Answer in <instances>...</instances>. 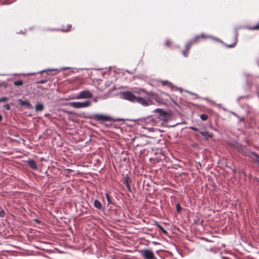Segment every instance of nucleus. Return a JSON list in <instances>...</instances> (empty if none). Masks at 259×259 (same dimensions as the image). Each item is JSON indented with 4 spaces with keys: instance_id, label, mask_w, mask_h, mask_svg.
I'll list each match as a JSON object with an SVG mask.
<instances>
[{
    "instance_id": "1",
    "label": "nucleus",
    "mask_w": 259,
    "mask_h": 259,
    "mask_svg": "<svg viewBox=\"0 0 259 259\" xmlns=\"http://www.w3.org/2000/svg\"><path fill=\"white\" fill-rule=\"evenodd\" d=\"M122 99L130 101L132 102H137L144 106H148L152 104V101L150 99H145L142 97H137L131 92L126 91L120 94Z\"/></svg>"
},
{
    "instance_id": "2",
    "label": "nucleus",
    "mask_w": 259,
    "mask_h": 259,
    "mask_svg": "<svg viewBox=\"0 0 259 259\" xmlns=\"http://www.w3.org/2000/svg\"><path fill=\"white\" fill-rule=\"evenodd\" d=\"M89 117L93 118L102 123H104L106 122H116L124 120H130L136 122L141 120L140 119H122L119 118H113L111 116L105 114H91V116Z\"/></svg>"
},
{
    "instance_id": "3",
    "label": "nucleus",
    "mask_w": 259,
    "mask_h": 259,
    "mask_svg": "<svg viewBox=\"0 0 259 259\" xmlns=\"http://www.w3.org/2000/svg\"><path fill=\"white\" fill-rule=\"evenodd\" d=\"M209 36L205 34H201L194 37L186 45V48L188 50L194 45L198 43L201 39L204 40L208 38Z\"/></svg>"
},
{
    "instance_id": "4",
    "label": "nucleus",
    "mask_w": 259,
    "mask_h": 259,
    "mask_svg": "<svg viewBox=\"0 0 259 259\" xmlns=\"http://www.w3.org/2000/svg\"><path fill=\"white\" fill-rule=\"evenodd\" d=\"M140 92H142L144 93L146 95H148L152 99L154 100L156 102L158 103H162V99L158 95V94L153 92H147L145 89H140L138 91H135V93H137L138 94H140Z\"/></svg>"
},
{
    "instance_id": "5",
    "label": "nucleus",
    "mask_w": 259,
    "mask_h": 259,
    "mask_svg": "<svg viewBox=\"0 0 259 259\" xmlns=\"http://www.w3.org/2000/svg\"><path fill=\"white\" fill-rule=\"evenodd\" d=\"M141 256L144 259H157L154 252L151 250L145 249L139 251Z\"/></svg>"
},
{
    "instance_id": "6",
    "label": "nucleus",
    "mask_w": 259,
    "mask_h": 259,
    "mask_svg": "<svg viewBox=\"0 0 259 259\" xmlns=\"http://www.w3.org/2000/svg\"><path fill=\"white\" fill-rule=\"evenodd\" d=\"M91 105V102L86 101L84 102H73L70 103V105L75 108H83L89 106Z\"/></svg>"
},
{
    "instance_id": "7",
    "label": "nucleus",
    "mask_w": 259,
    "mask_h": 259,
    "mask_svg": "<svg viewBox=\"0 0 259 259\" xmlns=\"http://www.w3.org/2000/svg\"><path fill=\"white\" fill-rule=\"evenodd\" d=\"M93 96L92 93L89 91H83L78 95V99L91 98Z\"/></svg>"
},
{
    "instance_id": "8",
    "label": "nucleus",
    "mask_w": 259,
    "mask_h": 259,
    "mask_svg": "<svg viewBox=\"0 0 259 259\" xmlns=\"http://www.w3.org/2000/svg\"><path fill=\"white\" fill-rule=\"evenodd\" d=\"M27 164L33 170L37 169V166L35 161L33 159H29L27 161Z\"/></svg>"
},
{
    "instance_id": "9",
    "label": "nucleus",
    "mask_w": 259,
    "mask_h": 259,
    "mask_svg": "<svg viewBox=\"0 0 259 259\" xmlns=\"http://www.w3.org/2000/svg\"><path fill=\"white\" fill-rule=\"evenodd\" d=\"M199 133L202 136L205 137L206 139H208L209 138H212L213 136L212 134H210L207 131L199 132Z\"/></svg>"
},
{
    "instance_id": "10",
    "label": "nucleus",
    "mask_w": 259,
    "mask_h": 259,
    "mask_svg": "<svg viewBox=\"0 0 259 259\" xmlns=\"http://www.w3.org/2000/svg\"><path fill=\"white\" fill-rule=\"evenodd\" d=\"M94 206L100 210H101L103 208L102 203L97 199L94 201Z\"/></svg>"
},
{
    "instance_id": "11",
    "label": "nucleus",
    "mask_w": 259,
    "mask_h": 259,
    "mask_svg": "<svg viewBox=\"0 0 259 259\" xmlns=\"http://www.w3.org/2000/svg\"><path fill=\"white\" fill-rule=\"evenodd\" d=\"M44 105L41 103H38L35 106V111L36 112H41L44 109Z\"/></svg>"
},
{
    "instance_id": "12",
    "label": "nucleus",
    "mask_w": 259,
    "mask_h": 259,
    "mask_svg": "<svg viewBox=\"0 0 259 259\" xmlns=\"http://www.w3.org/2000/svg\"><path fill=\"white\" fill-rule=\"evenodd\" d=\"M251 154L254 156L255 158L253 159L254 161L259 165V156L255 152H252Z\"/></svg>"
},
{
    "instance_id": "13",
    "label": "nucleus",
    "mask_w": 259,
    "mask_h": 259,
    "mask_svg": "<svg viewBox=\"0 0 259 259\" xmlns=\"http://www.w3.org/2000/svg\"><path fill=\"white\" fill-rule=\"evenodd\" d=\"M156 226L161 230V231L164 234H167V232L158 223H156Z\"/></svg>"
},
{
    "instance_id": "14",
    "label": "nucleus",
    "mask_w": 259,
    "mask_h": 259,
    "mask_svg": "<svg viewBox=\"0 0 259 259\" xmlns=\"http://www.w3.org/2000/svg\"><path fill=\"white\" fill-rule=\"evenodd\" d=\"M20 104L23 106L25 105V106H27L28 107L31 106L30 102H29L27 101L20 100Z\"/></svg>"
},
{
    "instance_id": "15",
    "label": "nucleus",
    "mask_w": 259,
    "mask_h": 259,
    "mask_svg": "<svg viewBox=\"0 0 259 259\" xmlns=\"http://www.w3.org/2000/svg\"><path fill=\"white\" fill-rule=\"evenodd\" d=\"M14 84L16 87L21 86V85H22L23 84V82L22 80H17V81H15L14 82Z\"/></svg>"
},
{
    "instance_id": "16",
    "label": "nucleus",
    "mask_w": 259,
    "mask_h": 259,
    "mask_svg": "<svg viewBox=\"0 0 259 259\" xmlns=\"http://www.w3.org/2000/svg\"><path fill=\"white\" fill-rule=\"evenodd\" d=\"M130 178L127 176L125 177L124 179V184L125 185V186L126 187L128 185H130Z\"/></svg>"
},
{
    "instance_id": "17",
    "label": "nucleus",
    "mask_w": 259,
    "mask_h": 259,
    "mask_svg": "<svg viewBox=\"0 0 259 259\" xmlns=\"http://www.w3.org/2000/svg\"><path fill=\"white\" fill-rule=\"evenodd\" d=\"M105 196H106V199H107V200L108 201V204H112V202L111 201V198L110 197V196H109V194L106 193L105 194Z\"/></svg>"
},
{
    "instance_id": "18",
    "label": "nucleus",
    "mask_w": 259,
    "mask_h": 259,
    "mask_svg": "<svg viewBox=\"0 0 259 259\" xmlns=\"http://www.w3.org/2000/svg\"><path fill=\"white\" fill-rule=\"evenodd\" d=\"M176 209H177V211H178V212H180L182 208V207L181 206V205L180 204V203H178L176 205Z\"/></svg>"
},
{
    "instance_id": "19",
    "label": "nucleus",
    "mask_w": 259,
    "mask_h": 259,
    "mask_svg": "<svg viewBox=\"0 0 259 259\" xmlns=\"http://www.w3.org/2000/svg\"><path fill=\"white\" fill-rule=\"evenodd\" d=\"M200 118L202 120H206L208 118L207 114H200Z\"/></svg>"
},
{
    "instance_id": "20",
    "label": "nucleus",
    "mask_w": 259,
    "mask_h": 259,
    "mask_svg": "<svg viewBox=\"0 0 259 259\" xmlns=\"http://www.w3.org/2000/svg\"><path fill=\"white\" fill-rule=\"evenodd\" d=\"M251 30H259V23L255 26L249 27Z\"/></svg>"
},
{
    "instance_id": "21",
    "label": "nucleus",
    "mask_w": 259,
    "mask_h": 259,
    "mask_svg": "<svg viewBox=\"0 0 259 259\" xmlns=\"http://www.w3.org/2000/svg\"><path fill=\"white\" fill-rule=\"evenodd\" d=\"M189 50H187V48H186V51H182V54L185 57H187L188 56V51H189Z\"/></svg>"
},
{
    "instance_id": "22",
    "label": "nucleus",
    "mask_w": 259,
    "mask_h": 259,
    "mask_svg": "<svg viewBox=\"0 0 259 259\" xmlns=\"http://www.w3.org/2000/svg\"><path fill=\"white\" fill-rule=\"evenodd\" d=\"M160 82L163 85H169L170 84V83L168 82V81H161Z\"/></svg>"
},
{
    "instance_id": "23",
    "label": "nucleus",
    "mask_w": 259,
    "mask_h": 259,
    "mask_svg": "<svg viewBox=\"0 0 259 259\" xmlns=\"http://www.w3.org/2000/svg\"><path fill=\"white\" fill-rule=\"evenodd\" d=\"M155 111L159 112V113H162V114L167 113L166 112H164L163 110H162L161 109H159L155 110Z\"/></svg>"
},
{
    "instance_id": "24",
    "label": "nucleus",
    "mask_w": 259,
    "mask_h": 259,
    "mask_svg": "<svg viewBox=\"0 0 259 259\" xmlns=\"http://www.w3.org/2000/svg\"><path fill=\"white\" fill-rule=\"evenodd\" d=\"M190 129H191V130H193V131H196V132H199V129H198V128H196V127H195L191 126V127H190Z\"/></svg>"
},
{
    "instance_id": "25",
    "label": "nucleus",
    "mask_w": 259,
    "mask_h": 259,
    "mask_svg": "<svg viewBox=\"0 0 259 259\" xmlns=\"http://www.w3.org/2000/svg\"><path fill=\"white\" fill-rule=\"evenodd\" d=\"M5 212L4 210L0 211V217H4L5 216Z\"/></svg>"
},
{
    "instance_id": "26",
    "label": "nucleus",
    "mask_w": 259,
    "mask_h": 259,
    "mask_svg": "<svg viewBox=\"0 0 259 259\" xmlns=\"http://www.w3.org/2000/svg\"><path fill=\"white\" fill-rule=\"evenodd\" d=\"M47 82L46 80H41L37 82V83H45Z\"/></svg>"
},
{
    "instance_id": "27",
    "label": "nucleus",
    "mask_w": 259,
    "mask_h": 259,
    "mask_svg": "<svg viewBox=\"0 0 259 259\" xmlns=\"http://www.w3.org/2000/svg\"><path fill=\"white\" fill-rule=\"evenodd\" d=\"M8 99L6 97L0 98V102H5Z\"/></svg>"
},
{
    "instance_id": "28",
    "label": "nucleus",
    "mask_w": 259,
    "mask_h": 259,
    "mask_svg": "<svg viewBox=\"0 0 259 259\" xmlns=\"http://www.w3.org/2000/svg\"><path fill=\"white\" fill-rule=\"evenodd\" d=\"M170 41L169 40H166L165 42V45L166 47L170 46Z\"/></svg>"
},
{
    "instance_id": "29",
    "label": "nucleus",
    "mask_w": 259,
    "mask_h": 259,
    "mask_svg": "<svg viewBox=\"0 0 259 259\" xmlns=\"http://www.w3.org/2000/svg\"><path fill=\"white\" fill-rule=\"evenodd\" d=\"M126 188H127V189L128 191L131 192V188L130 185L127 186Z\"/></svg>"
},
{
    "instance_id": "30",
    "label": "nucleus",
    "mask_w": 259,
    "mask_h": 259,
    "mask_svg": "<svg viewBox=\"0 0 259 259\" xmlns=\"http://www.w3.org/2000/svg\"><path fill=\"white\" fill-rule=\"evenodd\" d=\"M5 107L7 109H8V110L10 109V105H8V104H7L6 105H5Z\"/></svg>"
},
{
    "instance_id": "31",
    "label": "nucleus",
    "mask_w": 259,
    "mask_h": 259,
    "mask_svg": "<svg viewBox=\"0 0 259 259\" xmlns=\"http://www.w3.org/2000/svg\"><path fill=\"white\" fill-rule=\"evenodd\" d=\"M2 117L1 116V114H0V121L2 120Z\"/></svg>"
},
{
    "instance_id": "32",
    "label": "nucleus",
    "mask_w": 259,
    "mask_h": 259,
    "mask_svg": "<svg viewBox=\"0 0 259 259\" xmlns=\"http://www.w3.org/2000/svg\"><path fill=\"white\" fill-rule=\"evenodd\" d=\"M234 46V45H230V46H229V47H233Z\"/></svg>"
},
{
    "instance_id": "33",
    "label": "nucleus",
    "mask_w": 259,
    "mask_h": 259,
    "mask_svg": "<svg viewBox=\"0 0 259 259\" xmlns=\"http://www.w3.org/2000/svg\"><path fill=\"white\" fill-rule=\"evenodd\" d=\"M35 74L34 73H31V74H30V75H34Z\"/></svg>"
},
{
    "instance_id": "34",
    "label": "nucleus",
    "mask_w": 259,
    "mask_h": 259,
    "mask_svg": "<svg viewBox=\"0 0 259 259\" xmlns=\"http://www.w3.org/2000/svg\"><path fill=\"white\" fill-rule=\"evenodd\" d=\"M236 41H237V40H235V43H234V45L236 44Z\"/></svg>"
},
{
    "instance_id": "35",
    "label": "nucleus",
    "mask_w": 259,
    "mask_h": 259,
    "mask_svg": "<svg viewBox=\"0 0 259 259\" xmlns=\"http://www.w3.org/2000/svg\"><path fill=\"white\" fill-rule=\"evenodd\" d=\"M161 115H165V114H160Z\"/></svg>"
}]
</instances>
